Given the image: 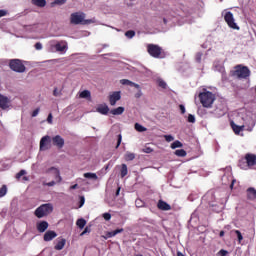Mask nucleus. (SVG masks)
<instances>
[{
  "label": "nucleus",
  "mask_w": 256,
  "mask_h": 256,
  "mask_svg": "<svg viewBox=\"0 0 256 256\" xmlns=\"http://www.w3.org/2000/svg\"><path fill=\"white\" fill-rule=\"evenodd\" d=\"M256 165V155L252 153H247L244 159L240 160L238 163V167L247 171V169H251V167H255Z\"/></svg>",
  "instance_id": "obj_1"
},
{
  "label": "nucleus",
  "mask_w": 256,
  "mask_h": 256,
  "mask_svg": "<svg viewBox=\"0 0 256 256\" xmlns=\"http://www.w3.org/2000/svg\"><path fill=\"white\" fill-rule=\"evenodd\" d=\"M48 51H50L51 53H65V51H67V42H57L56 40H51L48 43Z\"/></svg>",
  "instance_id": "obj_2"
},
{
  "label": "nucleus",
  "mask_w": 256,
  "mask_h": 256,
  "mask_svg": "<svg viewBox=\"0 0 256 256\" xmlns=\"http://www.w3.org/2000/svg\"><path fill=\"white\" fill-rule=\"evenodd\" d=\"M199 99L203 107L209 108L215 102V94H213V92L204 90V92H201L199 94Z\"/></svg>",
  "instance_id": "obj_3"
},
{
  "label": "nucleus",
  "mask_w": 256,
  "mask_h": 256,
  "mask_svg": "<svg viewBox=\"0 0 256 256\" xmlns=\"http://www.w3.org/2000/svg\"><path fill=\"white\" fill-rule=\"evenodd\" d=\"M50 213H53V204H42L40 207H38L35 212L34 215L38 218V219H43V217H47V215H49Z\"/></svg>",
  "instance_id": "obj_4"
},
{
  "label": "nucleus",
  "mask_w": 256,
  "mask_h": 256,
  "mask_svg": "<svg viewBox=\"0 0 256 256\" xmlns=\"http://www.w3.org/2000/svg\"><path fill=\"white\" fill-rule=\"evenodd\" d=\"M236 70L231 72L232 77H237L238 79H247L251 75V71L247 66L238 65L235 67Z\"/></svg>",
  "instance_id": "obj_5"
},
{
  "label": "nucleus",
  "mask_w": 256,
  "mask_h": 256,
  "mask_svg": "<svg viewBox=\"0 0 256 256\" xmlns=\"http://www.w3.org/2000/svg\"><path fill=\"white\" fill-rule=\"evenodd\" d=\"M70 23H72V25H81V23L83 25H87V23H92V21L85 20V13L75 12V13H72L70 16Z\"/></svg>",
  "instance_id": "obj_6"
},
{
  "label": "nucleus",
  "mask_w": 256,
  "mask_h": 256,
  "mask_svg": "<svg viewBox=\"0 0 256 256\" xmlns=\"http://www.w3.org/2000/svg\"><path fill=\"white\" fill-rule=\"evenodd\" d=\"M147 52L151 57H154V59H163V48L157 44H148Z\"/></svg>",
  "instance_id": "obj_7"
},
{
  "label": "nucleus",
  "mask_w": 256,
  "mask_h": 256,
  "mask_svg": "<svg viewBox=\"0 0 256 256\" xmlns=\"http://www.w3.org/2000/svg\"><path fill=\"white\" fill-rule=\"evenodd\" d=\"M9 67L16 73H25V65L19 59L10 60Z\"/></svg>",
  "instance_id": "obj_8"
},
{
  "label": "nucleus",
  "mask_w": 256,
  "mask_h": 256,
  "mask_svg": "<svg viewBox=\"0 0 256 256\" xmlns=\"http://www.w3.org/2000/svg\"><path fill=\"white\" fill-rule=\"evenodd\" d=\"M46 175H51L56 180V183H61L63 177H61V171L57 167H50L45 170Z\"/></svg>",
  "instance_id": "obj_9"
},
{
  "label": "nucleus",
  "mask_w": 256,
  "mask_h": 256,
  "mask_svg": "<svg viewBox=\"0 0 256 256\" xmlns=\"http://www.w3.org/2000/svg\"><path fill=\"white\" fill-rule=\"evenodd\" d=\"M224 21L227 23L230 29H235L236 31H239V26L235 23V17L231 12H225Z\"/></svg>",
  "instance_id": "obj_10"
},
{
  "label": "nucleus",
  "mask_w": 256,
  "mask_h": 256,
  "mask_svg": "<svg viewBox=\"0 0 256 256\" xmlns=\"http://www.w3.org/2000/svg\"><path fill=\"white\" fill-rule=\"evenodd\" d=\"M214 71H218L222 75V81H227V73H225V66L221 61H215L213 64Z\"/></svg>",
  "instance_id": "obj_11"
},
{
  "label": "nucleus",
  "mask_w": 256,
  "mask_h": 256,
  "mask_svg": "<svg viewBox=\"0 0 256 256\" xmlns=\"http://www.w3.org/2000/svg\"><path fill=\"white\" fill-rule=\"evenodd\" d=\"M51 149V136H43L40 140V151H48Z\"/></svg>",
  "instance_id": "obj_12"
},
{
  "label": "nucleus",
  "mask_w": 256,
  "mask_h": 256,
  "mask_svg": "<svg viewBox=\"0 0 256 256\" xmlns=\"http://www.w3.org/2000/svg\"><path fill=\"white\" fill-rule=\"evenodd\" d=\"M117 101H121V91H114L109 95V103L112 107L117 105Z\"/></svg>",
  "instance_id": "obj_13"
},
{
  "label": "nucleus",
  "mask_w": 256,
  "mask_h": 256,
  "mask_svg": "<svg viewBox=\"0 0 256 256\" xmlns=\"http://www.w3.org/2000/svg\"><path fill=\"white\" fill-rule=\"evenodd\" d=\"M11 107V99L9 97L0 94V108L5 110Z\"/></svg>",
  "instance_id": "obj_14"
},
{
  "label": "nucleus",
  "mask_w": 256,
  "mask_h": 256,
  "mask_svg": "<svg viewBox=\"0 0 256 256\" xmlns=\"http://www.w3.org/2000/svg\"><path fill=\"white\" fill-rule=\"evenodd\" d=\"M53 145L58 147V149H63L65 146V139L61 137L60 135H56L52 138Z\"/></svg>",
  "instance_id": "obj_15"
},
{
  "label": "nucleus",
  "mask_w": 256,
  "mask_h": 256,
  "mask_svg": "<svg viewBox=\"0 0 256 256\" xmlns=\"http://www.w3.org/2000/svg\"><path fill=\"white\" fill-rule=\"evenodd\" d=\"M56 241L57 242H56V245L54 246V249H56V251L63 250V248L67 243V240L65 238H58Z\"/></svg>",
  "instance_id": "obj_16"
},
{
  "label": "nucleus",
  "mask_w": 256,
  "mask_h": 256,
  "mask_svg": "<svg viewBox=\"0 0 256 256\" xmlns=\"http://www.w3.org/2000/svg\"><path fill=\"white\" fill-rule=\"evenodd\" d=\"M123 231H124L123 228H119L114 231L106 232L104 235V239H111L116 235H119V233H123Z\"/></svg>",
  "instance_id": "obj_17"
},
{
  "label": "nucleus",
  "mask_w": 256,
  "mask_h": 256,
  "mask_svg": "<svg viewBox=\"0 0 256 256\" xmlns=\"http://www.w3.org/2000/svg\"><path fill=\"white\" fill-rule=\"evenodd\" d=\"M158 209L161 211H171V205L163 200H159L157 204Z\"/></svg>",
  "instance_id": "obj_18"
},
{
  "label": "nucleus",
  "mask_w": 256,
  "mask_h": 256,
  "mask_svg": "<svg viewBox=\"0 0 256 256\" xmlns=\"http://www.w3.org/2000/svg\"><path fill=\"white\" fill-rule=\"evenodd\" d=\"M49 229V223L47 221H41L37 224V230L39 233H45Z\"/></svg>",
  "instance_id": "obj_19"
},
{
  "label": "nucleus",
  "mask_w": 256,
  "mask_h": 256,
  "mask_svg": "<svg viewBox=\"0 0 256 256\" xmlns=\"http://www.w3.org/2000/svg\"><path fill=\"white\" fill-rule=\"evenodd\" d=\"M55 237H57V232H55L53 230H48L44 234V241H53V239H55Z\"/></svg>",
  "instance_id": "obj_20"
},
{
  "label": "nucleus",
  "mask_w": 256,
  "mask_h": 256,
  "mask_svg": "<svg viewBox=\"0 0 256 256\" xmlns=\"http://www.w3.org/2000/svg\"><path fill=\"white\" fill-rule=\"evenodd\" d=\"M96 111L101 115H107V113H109V106L106 104H101L97 107Z\"/></svg>",
  "instance_id": "obj_21"
},
{
  "label": "nucleus",
  "mask_w": 256,
  "mask_h": 256,
  "mask_svg": "<svg viewBox=\"0 0 256 256\" xmlns=\"http://www.w3.org/2000/svg\"><path fill=\"white\" fill-rule=\"evenodd\" d=\"M121 85H128L129 87H135L136 89H140L139 84L131 82L130 80L127 79H122L120 80Z\"/></svg>",
  "instance_id": "obj_22"
},
{
  "label": "nucleus",
  "mask_w": 256,
  "mask_h": 256,
  "mask_svg": "<svg viewBox=\"0 0 256 256\" xmlns=\"http://www.w3.org/2000/svg\"><path fill=\"white\" fill-rule=\"evenodd\" d=\"M231 127H232L234 133L236 135H239V133H241V131H243L245 126H239V125L235 124L234 122H232Z\"/></svg>",
  "instance_id": "obj_23"
},
{
  "label": "nucleus",
  "mask_w": 256,
  "mask_h": 256,
  "mask_svg": "<svg viewBox=\"0 0 256 256\" xmlns=\"http://www.w3.org/2000/svg\"><path fill=\"white\" fill-rule=\"evenodd\" d=\"M207 54H204L203 52H198L195 55V61L196 63H201L202 61H204V59H206Z\"/></svg>",
  "instance_id": "obj_24"
},
{
  "label": "nucleus",
  "mask_w": 256,
  "mask_h": 256,
  "mask_svg": "<svg viewBox=\"0 0 256 256\" xmlns=\"http://www.w3.org/2000/svg\"><path fill=\"white\" fill-rule=\"evenodd\" d=\"M110 113L112 115H123V113H125V108L123 106H120L118 108L112 109Z\"/></svg>",
  "instance_id": "obj_25"
},
{
  "label": "nucleus",
  "mask_w": 256,
  "mask_h": 256,
  "mask_svg": "<svg viewBox=\"0 0 256 256\" xmlns=\"http://www.w3.org/2000/svg\"><path fill=\"white\" fill-rule=\"evenodd\" d=\"M247 197L248 199H256V190L253 187L247 189Z\"/></svg>",
  "instance_id": "obj_26"
},
{
  "label": "nucleus",
  "mask_w": 256,
  "mask_h": 256,
  "mask_svg": "<svg viewBox=\"0 0 256 256\" xmlns=\"http://www.w3.org/2000/svg\"><path fill=\"white\" fill-rule=\"evenodd\" d=\"M80 99H91V92L89 90H84L80 92Z\"/></svg>",
  "instance_id": "obj_27"
},
{
  "label": "nucleus",
  "mask_w": 256,
  "mask_h": 256,
  "mask_svg": "<svg viewBox=\"0 0 256 256\" xmlns=\"http://www.w3.org/2000/svg\"><path fill=\"white\" fill-rule=\"evenodd\" d=\"M84 177L85 179H93L94 181H97V179H99V177H97V174L93 172L84 173Z\"/></svg>",
  "instance_id": "obj_28"
},
{
  "label": "nucleus",
  "mask_w": 256,
  "mask_h": 256,
  "mask_svg": "<svg viewBox=\"0 0 256 256\" xmlns=\"http://www.w3.org/2000/svg\"><path fill=\"white\" fill-rule=\"evenodd\" d=\"M33 5L36 7H45L47 5V1L45 0H32Z\"/></svg>",
  "instance_id": "obj_29"
},
{
  "label": "nucleus",
  "mask_w": 256,
  "mask_h": 256,
  "mask_svg": "<svg viewBox=\"0 0 256 256\" xmlns=\"http://www.w3.org/2000/svg\"><path fill=\"white\" fill-rule=\"evenodd\" d=\"M76 225L79 227V229H84L85 225H87V221L83 218H80L77 220Z\"/></svg>",
  "instance_id": "obj_30"
},
{
  "label": "nucleus",
  "mask_w": 256,
  "mask_h": 256,
  "mask_svg": "<svg viewBox=\"0 0 256 256\" xmlns=\"http://www.w3.org/2000/svg\"><path fill=\"white\" fill-rule=\"evenodd\" d=\"M134 129H136L138 131V133H145V131H147V128H145L143 125L136 123L134 125Z\"/></svg>",
  "instance_id": "obj_31"
},
{
  "label": "nucleus",
  "mask_w": 256,
  "mask_h": 256,
  "mask_svg": "<svg viewBox=\"0 0 256 256\" xmlns=\"http://www.w3.org/2000/svg\"><path fill=\"white\" fill-rule=\"evenodd\" d=\"M214 115H216V117H223V115H225V109H223V108H216L214 110Z\"/></svg>",
  "instance_id": "obj_32"
},
{
  "label": "nucleus",
  "mask_w": 256,
  "mask_h": 256,
  "mask_svg": "<svg viewBox=\"0 0 256 256\" xmlns=\"http://www.w3.org/2000/svg\"><path fill=\"white\" fill-rule=\"evenodd\" d=\"M124 158L125 161H133V159H135V153L126 152Z\"/></svg>",
  "instance_id": "obj_33"
},
{
  "label": "nucleus",
  "mask_w": 256,
  "mask_h": 256,
  "mask_svg": "<svg viewBox=\"0 0 256 256\" xmlns=\"http://www.w3.org/2000/svg\"><path fill=\"white\" fill-rule=\"evenodd\" d=\"M180 147H183V143L179 140H176L171 144V149H179Z\"/></svg>",
  "instance_id": "obj_34"
},
{
  "label": "nucleus",
  "mask_w": 256,
  "mask_h": 256,
  "mask_svg": "<svg viewBox=\"0 0 256 256\" xmlns=\"http://www.w3.org/2000/svg\"><path fill=\"white\" fill-rule=\"evenodd\" d=\"M57 183H59V182H57V180H52L50 182H43L42 185L44 187H55V185H57Z\"/></svg>",
  "instance_id": "obj_35"
},
{
  "label": "nucleus",
  "mask_w": 256,
  "mask_h": 256,
  "mask_svg": "<svg viewBox=\"0 0 256 256\" xmlns=\"http://www.w3.org/2000/svg\"><path fill=\"white\" fill-rule=\"evenodd\" d=\"M175 155H177V157H186L187 152L184 149H179L175 151Z\"/></svg>",
  "instance_id": "obj_36"
},
{
  "label": "nucleus",
  "mask_w": 256,
  "mask_h": 256,
  "mask_svg": "<svg viewBox=\"0 0 256 256\" xmlns=\"http://www.w3.org/2000/svg\"><path fill=\"white\" fill-rule=\"evenodd\" d=\"M127 173H128V170H127V165L126 164H122V168H121V177H127Z\"/></svg>",
  "instance_id": "obj_37"
},
{
  "label": "nucleus",
  "mask_w": 256,
  "mask_h": 256,
  "mask_svg": "<svg viewBox=\"0 0 256 256\" xmlns=\"http://www.w3.org/2000/svg\"><path fill=\"white\" fill-rule=\"evenodd\" d=\"M5 195H7V185H3L1 188H0V199L2 197H5Z\"/></svg>",
  "instance_id": "obj_38"
},
{
  "label": "nucleus",
  "mask_w": 256,
  "mask_h": 256,
  "mask_svg": "<svg viewBox=\"0 0 256 256\" xmlns=\"http://www.w3.org/2000/svg\"><path fill=\"white\" fill-rule=\"evenodd\" d=\"M157 83L162 89H167V83L163 79H158Z\"/></svg>",
  "instance_id": "obj_39"
},
{
  "label": "nucleus",
  "mask_w": 256,
  "mask_h": 256,
  "mask_svg": "<svg viewBox=\"0 0 256 256\" xmlns=\"http://www.w3.org/2000/svg\"><path fill=\"white\" fill-rule=\"evenodd\" d=\"M134 35H135V31L133 30H129L125 33V36L127 37V39H133Z\"/></svg>",
  "instance_id": "obj_40"
},
{
  "label": "nucleus",
  "mask_w": 256,
  "mask_h": 256,
  "mask_svg": "<svg viewBox=\"0 0 256 256\" xmlns=\"http://www.w3.org/2000/svg\"><path fill=\"white\" fill-rule=\"evenodd\" d=\"M234 233L237 235L238 242L241 243V241H243V234H241V231L234 230Z\"/></svg>",
  "instance_id": "obj_41"
},
{
  "label": "nucleus",
  "mask_w": 256,
  "mask_h": 256,
  "mask_svg": "<svg viewBox=\"0 0 256 256\" xmlns=\"http://www.w3.org/2000/svg\"><path fill=\"white\" fill-rule=\"evenodd\" d=\"M135 205H136V207H138V208H140V207H145V202H143V200H141V199H136Z\"/></svg>",
  "instance_id": "obj_42"
},
{
  "label": "nucleus",
  "mask_w": 256,
  "mask_h": 256,
  "mask_svg": "<svg viewBox=\"0 0 256 256\" xmlns=\"http://www.w3.org/2000/svg\"><path fill=\"white\" fill-rule=\"evenodd\" d=\"M164 139L165 141H167V143H171V141H175V137H173V135H164Z\"/></svg>",
  "instance_id": "obj_43"
},
{
  "label": "nucleus",
  "mask_w": 256,
  "mask_h": 256,
  "mask_svg": "<svg viewBox=\"0 0 256 256\" xmlns=\"http://www.w3.org/2000/svg\"><path fill=\"white\" fill-rule=\"evenodd\" d=\"M102 217L105 221H111V213L109 212L102 214Z\"/></svg>",
  "instance_id": "obj_44"
},
{
  "label": "nucleus",
  "mask_w": 256,
  "mask_h": 256,
  "mask_svg": "<svg viewBox=\"0 0 256 256\" xmlns=\"http://www.w3.org/2000/svg\"><path fill=\"white\" fill-rule=\"evenodd\" d=\"M26 174H27V172L25 170H21L20 172H18L16 174V179H20L23 177V175H26Z\"/></svg>",
  "instance_id": "obj_45"
},
{
  "label": "nucleus",
  "mask_w": 256,
  "mask_h": 256,
  "mask_svg": "<svg viewBox=\"0 0 256 256\" xmlns=\"http://www.w3.org/2000/svg\"><path fill=\"white\" fill-rule=\"evenodd\" d=\"M34 47L36 51H41V49H43V44H41V42H37Z\"/></svg>",
  "instance_id": "obj_46"
},
{
  "label": "nucleus",
  "mask_w": 256,
  "mask_h": 256,
  "mask_svg": "<svg viewBox=\"0 0 256 256\" xmlns=\"http://www.w3.org/2000/svg\"><path fill=\"white\" fill-rule=\"evenodd\" d=\"M218 255H220V256H227V255H229V252L227 250L221 249L218 252Z\"/></svg>",
  "instance_id": "obj_47"
},
{
  "label": "nucleus",
  "mask_w": 256,
  "mask_h": 256,
  "mask_svg": "<svg viewBox=\"0 0 256 256\" xmlns=\"http://www.w3.org/2000/svg\"><path fill=\"white\" fill-rule=\"evenodd\" d=\"M188 123H195V115H192V114L188 115Z\"/></svg>",
  "instance_id": "obj_48"
},
{
  "label": "nucleus",
  "mask_w": 256,
  "mask_h": 256,
  "mask_svg": "<svg viewBox=\"0 0 256 256\" xmlns=\"http://www.w3.org/2000/svg\"><path fill=\"white\" fill-rule=\"evenodd\" d=\"M213 198V192H208L206 195L203 196V201Z\"/></svg>",
  "instance_id": "obj_49"
},
{
  "label": "nucleus",
  "mask_w": 256,
  "mask_h": 256,
  "mask_svg": "<svg viewBox=\"0 0 256 256\" xmlns=\"http://www.w3.org/2000/svg\"><path fill=\"white\" fill-rule=\"evenodd\" d=\"M123 140V136H121V134L118 135V142L116 145V149H119V146L121 145V141Z\"/></svg>",
  "instance_id": "obj_50"
},
{
  "label": "nucleus",
  "mask_w": 256,
  "mask_h": 256,
  "mask_svg": "<svg viewBox=\"0 0 256 256\" xmlns=\"http://www.w3.org/2000/svg\"><path fill=\"white\" fill-rule=\"evenodd\" d=\"M55 5H64V3H67V0H55Z\"/></svg>",
  "instance_id": "obj_51"
},
{
  "label": "nucleus",
  "mask_w": 256,
  "mask_h": 256,
  "mask_svg": "<svg viewBox=\"0 0 256 256\" xmlns=\"http://www.w3.org/2000/svg\"><path fill=\"white\" fill-rule=\"evenodd\" d=\"M54 97H59L61 95V91H59L57 88L54 89L53 91Z\"/></svg>",
  "instance_id": "obj_52"
},
{
  "label": "nucleus",
  "mask_w": 256,
  "mask_h": 256,
  "mask_svg": "<svg viewBox=\"0 0 256 256\" xmlns=\"http://www.w3.org/2000/svg\"><path fill=\"white\" fill-rule=\"evenodd\" d=\"M85 205V196H80V205L79 207H83Z\"/></svg>",
  "instance_id": "obj_53"
},
{
  "label": "nucleus",
  "mask_w": 256,
  "mask_h": 256,
  "mask_svg": "<svg viewBox=\"0 0 256 256\" xmlns=\"http://www.w3.org/2000/svg\"><path fill=\"white\" fill-rule=\"evenodd\" d=\"M47 122L51 125L53 123V114H49L47 118Z\"/></svg>",
  "instance_id": "obj_54"
},
{
  "label": "nucleus",
  "mask_w": 256,
  "mask_h": 256,
  "mask_svg": "<svg viewBox=\"0 0 256 256\" xmlns=\"http://www.w3.org/2000/svg\"><path fill=\"white\" fill-rule=\"evenodd\" d=\"M86 233H91V229H89V227H86V228L84 229V231L80 234L81 237H83V235H86Z\"/></svg>",
  "instance_id": "obj_55"
},
{
  "label": "nucleus",
  "mask_w": 256,
  "mask_h": 256,
  "mask_svg": "<svg viewBox=\"0 0 256 256\" xmlns=\"http://www.w3.org/2000/svg\"><path fill=\"white\" fill-rule=\"evenodd\" d=\"M39 111H41L39 108H36L33 112H32V117H37V115H39Z\"/></svg>",
  "instance_id": "obj_56"
},
{
  "label": "nucleus",
  "mask_w": 256,
  "mask_h": 256,
  "mask_svg": "<svg viewBox=\"0 0 256 256\" xmlns=\"http://www.w3.org/2000/svg\"><path fill=\"white\" fill-rule=\"evenodd\" d=\"M179 108H180V111H181L182 115H185V111H186L185 110V105L180 104Z\"/></svg>",
  "instance_id": "obj_57"
},
{
  "label": "nucleus",
  "mask_w": 256,
  "mask_h": 256,
  "mask_svg": "<svg viewBox=\"0 0 256 256\" xmlns=\"http://www.w3.org/2000/svg\"><path fill=\"white\" fill-rule=\"evenodd\" d=\"M7 15V10H0V19L1 17H5Z\"/></svg>",
  "instance_id": "obj_58"
},
{
  "label": "nucleus",
  "mask_w": 256,
  "mask_h": 256,
  "mask_svg": "<svg viewBox=\"0 0 256 256\" xmlns=\"http://www.w3.org/2000/svg\"><path fill=\"white\" fill-rule=\"evenodd\" d=\"M144 153H153V150L149 147L144 149Z\"/></svg>",
  "instance_id": "obj_59"
},
{
  "label": "nucleus",
  "mask_w": 256,
  "mask_h": 256,
  "mask_svg": "<svg viewBox=\"0 0 256 256\" xmlns=\"http://www.w3.org/2000/svg\"><path fill=\"white\" fill-rule=\"evenodd\" d=\"M141 95H142V93H141V91H139L138 93L135 94V97H136L137 99H139V97H141Z\"/></svg>",
  "instance_id": "obj_60"
},
{
  "label": "nucleus",
  "mask_w": 256,
  "mask_h": 256,
  "mask_svg": "<svg viewBox=\"0 0 256 256\" xmlns=\"http://www.w3.org/2000/svg\"><path fill=\"white\" fill-rule=\"evenodd\" d=\"M119 193H121V188H118V189L116 190V197H119Z\"/></svg>",
  "instance_id": "obj_61"
},
{
  "label": "nucleus",
  "mask_w": 256,
  "mask_h": 256,
  "mask_svg": "<svg viewBox=\"0 0 256 256\" xmlns=\"http://www.w3.org/2000/svg\"><path fill=\"white\" fill-rule=\"evenodd\" d=\"M77 187H79V185H77V184H74V185H72L71 187H70V189H77Z\"/></svg>",
  "instance_id": "obj_62"
},
{
  "label": "nucleus",
  "mask_w": 256,
  "mask_h": 256,
  "mask_svg": "<svg viewBox=\"0 0 256 256\" xmlns=\"http://www.w3.org/2000/svg\"><path fill=\"white\" fill-rule=\"evenodd\" d=\"M219 235H220V237H225V231H223V230L220 231V234H219Z\"/></svg>",
  "instance_id": "obj_63"
},
{
  "label": "nucleus",
  "mask_w": 256,
  "mask_h": 256,
  "mask_svg": "<svg viewBox=\"0 0 256 256\" xmlns=\"http://www.w3.org/2000/svg\"><path fill=\"white\" fill-rule=\"evenodd\" d=\"M177 256H185L182 252H177Z\"/></svg>",
  "instance_id": "obj_64"
}]
</instances>
